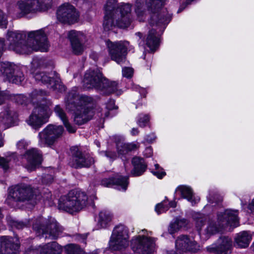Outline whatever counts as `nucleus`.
Returning a JSON list of instances; mask_svg holds the SVG:
<instances>
[{
	"label": "nucleus",
	"instance_id": "obj_1",
	"mask_svg": "<svg viewBox=\"0 0 254 254\" xmlns=\"http://www.w3.org/2000/svg\"><path fill=\"white\" fill-rule=\"evenodd\" d=\"M164 0H136L135 12L138 20L143 21L146 16L145 4L147 10L150 13L149 23L151 26L156 25L157 28L149 31L146 40V45L151 51H154L159 45L160 33L157 32L165 28L171 19V15L168 13L166 9L161 8Z\"/></svg>",
	"mask_w": 254,
	"mask_h": 254
},
{
	"label": "nucleus",
	"instance_id": "obj_2",
	"mask_svg": "<svg viewBox=\"0 0 254 254\" xmlns=\"http://www.w3.org/2000/svg\"><path fill=\"white\" fill-rule=\"evenodd\" d=\"M8 31L6 36V45L10 50L21 54H29L32 51L47 52L49 43L47 35L43 29L31 31Z\"/></svg>",
	"mask_w": 254,
	"mask_h": 254
},
{
	"label": "nucleus",
	"instance_id": "obj_3",
	"mask_svg": "<svg viewBox=\"0 0 254 254\" xmlns=\"http://www.w3.org/2000/svg\"><path fill=\"white\" fill-rule=\"evenodd\" d=\"M116 3V0H108L104 6L105 15L103 26L106 31L110 30L116 26L127 28L132 22L131 5L128 3Z\"/></svg>",
	"mask_w": 254,
	"mask_h": 254
},
{
	"label": "nucleus",
	"instance_id": "obj_4",
	"mask_svg": "<svg viewBox=\"0 0 254 254\" xmlns=\"http://www.w3.org/2000/svg\"><path fill=\"white\" fill-rule=\"evenodd\" d=\"M237 210L226 209L224 212H218L216 216L209 218L204 229L207 236L215 235L221 232L227 226L233 227L239 226Z\"/></svg>",
	"mask_w": 254,
	"mask_h": 254
},
{
	"label": "nucleus",
	"instance_id": "obj_5",
	"mask_svg": "<svg viewBox=\"0 0 254 254\" xmlns=\"http://www.w3.org/2000/svg\"><path fill=\"white\" fill-rule=\"evenodd\" d=\"M92 102V98L83 95L78 98L76 103H72L71 100H68L66 108L73 112L74 121L76 124L81 125L92 119L94 112L90 104Z\"/></svg>",
	"mask_w": 254,
	"mask_h": 254
},
{
	"label": "nucleus",
	"instance_id": "obj_6",
	"mask_svg": "<svg viewBox=\"0 0 254 254\" xmlns=\"http://www.w3.org/2000/svg\"><path fill=\"white\" fill-rule=\"evenodd\" d=\"M129 231L126 226H116L109 241V248L116 254H132L129 247Z\"/></svg>",
	"mask_w": 254,
	"mask_h": 254
},
{
	"label": "nucleus",
	"instance_id": "obj_7",
	"mask_svg": "<svg viewBox=\"0 0 254 254\" xmlns=\"http://www.w3.org/2000/svg\"><path fill=\"white\" fill-rule=\"evenodd\" d=\"M34 230L38 236H42L46 239H56L62 234L63 228L54 218L48 219L38 217L33 224Z\"/></svg>",
	"mask_w": 254,
	"mask_h": 254
},
{
	"label": "nucleus",
	"instance_id": "obj_8",
	"mask_svg": "<svg viewBox=\"0 0 254 254\" xmlns=\"http://www.w3.org/2000/svg\"><path fill=\"white\" fill-rule=\"evenodd\" d=\"M87 196L85 192L79 190H72L59 200V208L70 213L78 212L87 204Z\"/></svg>",
	"mask_w": 254,
	"mask_h": 254
},
{
	"label": "nucleus",
	"instance_id": "obj_9",
	"mask_svg": "<svg viewBox=\"0 0 254 254\" xmlns=\"http://www.w3.org/2000/svg\"><path fill=\"white\" fill-rule=\"evenodd\" d=\"M51 105V102H49L47 105L41 103L36 106L26 121L27 124L35 129L40 128L44 124L48 122L52 113L50 108Z\"/></svg>",
	"mask_w": 254,
	"mask_h": 254
},
{
	"label": "nucleus",
	"instance_id": "obj_10",
	"mask_svg": "<svg viewBox=\"0 0 254 254\" xmlns=\"http://www.w3.org/2000/svg\"><path fill=\"white\" fill-rule=\"evenodd\" d=\"M34 196L32 188L28 185H21L11 188L5 202L13 207L17 202H25L31 200Z\"/></svg>",
	"mask_w": 254,
	"mask_h": 254
},
{
	"label": "nucleus",
	"instance_id": "obj_11",
	"mask_svg": "<svg viewBox=\"0 0 254 254\" xmlns=\"http://www.w3.org/2000/svg\"><path fill=\"white\" fill-rule=\"evenodd\" d=\"M64 129L62 126L50 124L38 134V145L40 147H51L61 137Z\"/></svg>",
	"mask_w": 254,
	"mask_h": 254
},
{
	"label": "nucleus",
	"instance_id": "obj_12",
	"mask_svg": "<svg viewBox=\"0 0 254 254\" xmlns=\"http://www.w3.org/2000/svg\"><path fill=\"white\" fill-rule=\"evenodd\" d=\"M155 242V239L149 237L148 233L146 236L138 235L131 240V251L137 254H150L154 251Z\"/></svg>",
	"mask_w": 254,
	"mask_h": 254
},
{
	"label": "nucleus",
	"instance_id": "obj_13",
	"mask_svg": "<svg viewBox=\"0 0 254 254\" xmlns=\"http://www.w3.org/2000/svg\"><path fill=\"white\" fill-rule=\"evenodd\" d=\"M109 55L111 59L118 64H122L126 60L127 50L129 48V44L127 41H118L112 42H106Z\"/></svg>",
	"mask_w": 254,
	"mask_h": 254
},
{
	"label": "nucleus",
	"instance_id": "obj_14",
	"mask_svg": "<svg viewBox=\"0 0 254 254\" xmlns=\"http://www.w3.org/2000/svg\"><path fill=\"white\" fill-rule=\"evenodd\" d=\"M33 76L38 82L47 84L48 86L51 85L54 90L59 92L65 91L64 86L62 83L59 75L55 72L51 73L49 75L44 72H38Z\"/></svg>",
	"mask_w": 254,
	"mask_h": 254
},
{
	"label": "nucleus",
	"instance_id": "obj_15",
	"mask_svg": "<svg viewBox=\"0 0 254 254\" xmlns=\"http://www.w3.org/2000/svg\"><path fill=\"white\" fill-rule=\"evenodd\" d=\"M72 158L69 162L70 165L75 169L88 168L94 163L92 157L88 154H83L76 146L71 148Z\"/></svg>",
	"mask_w": 254,
	"mask_h": 254
},
{
	"label": "nucleus",
	"instance_id": "obj_16",
	"mask_svg": "<svg viewBox=\"0 0 254 254\" xmlns=\"http://www.w3.org/2000/svg\"><path fill=\"white\" fill-rule=\"evenodd\" d=\"M18 121L17 113L10 108H7L0 113V147L3 145L1 130L17 125Z\"/></svg>",
	"mask_w": 254,
	"mask_h": 254
},
{
	"label": "nucleus",
	"instance_id": "obj_17",
	"mask_svg": "<svg viewBox=\"0 0 254 254\" xmlns=\"http://www.w3.org/2000/svg\"><path fill=\"white\" fill-rule=\"evenodd\" d=\"M57 16L58 20L62 23L73 24L77 22L79 14L73 6L67 3L58 8Z\"/></svg>",
	"mask_w": 254,
	"mask_h": 254
},
{
	"label": "nucleus",
	"instance_id": "obj_18",
	"mask_svg": "<svg viewBox=\"0 0 254 254\" xmlns=\"http://www.w3.org/2000/svg\"><path fill=\"white\" fill-rule=\"evenodd\" d=\"M105 77L103 76L100 69L94 67L88 70L85 75L83 83L85 87L88 89L95 88L97 90L102 87Z\"/></svg>",
	"mask_w": 254,
	"mask_h": 254
},
{
	"label": "nucleus",
	"instance_id": "obj_19",
	"mask_svg": "<svg viewBox=\"0 0 254 254\" xmlns=\"http://www.w3.org/2000/svg\"><path fill=\"white\" fill-rule=\"evenodd\" d=\"M15 65L8 62L0 64V72L4 80L16 84H20L24 80L23 73L20 71H17L14 75Z\"/></svg>",
	"mask_w": 254,
	"mask_h": 254
},
{
	"label": "nucleus",
	"instance_id": "obj_20",
	"mask_svg": "<svg viewBox=\"0 0 254 254\" xmlns=\"http://www.w3.org/2000/svg\"><path fill=\"white\" fill-rule=\"evenodd\" d=\"M177 252L180 253L186 252H195L199 249V246L193 238L186 235H181L177 238L175 243Z\"/></svg>",
	"mask_w": 254,
	"mask_h": 254
},
{
	"label": "nucleus",
	"instance_id": "obj_21",
	"mask_svg": "<svg viewBox=\"0 0 254 254\" xmlns=\"http://www.w3.org/2000/svg\"><path fill=\"white\" fill-rule=\"evenodd\" d=\"M23 159L26 161L24 164L25 168L31 172L41 164L42 160V154L37 148H33L25 152L23 155Z\"/></svg>",
	"mask_w": 254,
	"mask_h": 254
},
{
	"label": "nucleus",
	"instance_id": "obj_22",
	"mask_svg": "<svg viewBox=\"0 0 254 254\" xmlns=\"http://www.w3.org/2000/svg\"><path fill=\"white\" fill-rule=\"evenodd\" d=\"M0 254H19V243L17 238L8 236L0 238Z\"/></svg>",
	"mask_w": 254,
	"mask_h": 254
},
{
	"label": "nucleus",
	"instance_id": "obj_23",
	"mask_svg": "<svg viewBox=\"0 0 254 254\" xmlns=\"http://www.w3.org/2000/svg\"><path fill=\"white\" fill-rule=\"evenodd\" d=\"M68 36L73 52L76 55L81 54L85 49L83 43L86 41L85 35L80 31L71 30L68 32Z\"/></svg>",
	"mask_w": 254,
	"mask_h": 254
},
{
	"label": "nucleus",
	"instance_id": "obj_24",
	"mask_svg": "<svg viewBox=\"0 0 254 254\" xmlns=\"http://www.w3.org/2000/svg\"><path fill=\"white\" fill-rule=\"evenodd\" d=\"M38 0H20L17 5L20 10L19 17L33 15L38 12Z\"/></svg>",
	"mask_w": 254,
	"mask_h": 254
},
{
	"label": "nucleus",
	"instance_id": "obj_25",
	"mask_svg": "<svg viewBox=\"0 0 254 254\" xmlns=\"http://www.w3.org/2000/svg\"><path fill=\"white\" fill-rule=\"evenodd\" d=\"M101 184L104 187H114L120 190L125 191L128 184V178L116 176L113 178L105 179L102 181Z\"/></svg>",
	"mask_w": 254,
	"mask_h": 254
},
{
	"label": "nucleus",
	"instance_id": "obj_26",
	"mask_svg": "<svg viewBox=\"0 0 254 254\" xmlns=\"http://www.w3.org/2000/svg\"><path fill=\"white\" fill-rule=\"evenodd\" d=\"M232 246V241L227 237H220L215 244L207 248L210 252H216L218 254H226Z\"/></svg>",
	"mask_w": 254,
	"mask_h": 254
},
{
	"label": "nucleus",
	"instance_id": "obj_27",
	"mask_svg": "<svg viewBox=\"0 0 254 254\" xmlns=\"http://www.w3.org/2000/svg\"><path fill=\"white\" fill-rule=\"evenodd\" d=\"M254 233L250 231H242L235 237V244L240 248H246L249 246Z\"/></svg>",
	"mask_w": 254,
	"mask_h": 254
},
{
	"label": "nucleus",
	"instance_id": "obj_28",
	"mask_svg": "<svg viewBox=\"0 0 254 254\" xmlns=\"http://www.w3.org/2000/svg\"><path fill=\"white\" fill-rule=\"evenodd\" d=\"M133 169L131 171V174L133 177L141 176L145 171L147 165L144 159L139 157H134L132 159Z\"/></svg>",
	"mask_w": 254,
	"mask_h": 254
},
{
	"label": "nucleus",
	"instance_id": "obj_29",
	"mask_svg": "<svg viewBox=\"0 0 254 254\" xmlns=\"http://www.w3.org/2000/svg\"><path fill=\"white\" fill-rule=\"evenodd\" d=\"M104 83H102V87L99 90L102 91L105 94L115 93L117 95L121 94L122 91L118 89V84L116 81H109L105 78Z\"/></svg>",
	"mask_w": 254,
	"mask_h": 254
},
{
	"label": "nucleus",
	"instance_id": "obj_30",
	"mask_svg": "<svg viewBox=\"0 0 254 254\" xmlns=\"http://www.w3.org/2000/svg\"><path fill=\"white\" fill-rule=\"evenodd\" d=\"M38 251L40 254H61L62 249L57 242H53L43 246H39Z\"/></svg>",
	"mask_w": 254,
	"mask_h": 254
},
{
	"label": "nucleus",
	"instance_id": "obj_31",
	"mask_svg": "<svg viewBox=\"0 0 254 254\" xmlns=\"http://www.w3.org/2000/svg\"><path fill=\"white\" fill-rule=\"evenodd\" d=\"M177 190L180 191L182 197L187 199L192 205H194L199 201V197L194 195L191 189L189 187L180 186L177 188Z\"/></svg>",
	"mask_w": 254,
	"mask_h": 254
},
{
	"label": "nucleus",
	"instance_id": "obj_32",
	"mask_svg": "<svg viewBox=\"0 0 254 254\" xmlns=\"http://www.w3.org/2000/svg\"><path fill=\"white\" fill-rule=\"evenodd\" d=\"M47 93L43 90H35L33 91L29 95V101L33 104H37L36 106L40 105L41 103L47 105L50 101H46L45 96Z\"/></svg>",
	"mask_w": 254,
	"mask_h": 254
},
{
	"label": "nucleus",
	"instance_id": "obj_33",
	"mask_svg": "<svg viewBox=\"0 0 254 254\" xmlns=\"http://www.w3.org/2000/svg\"><path fill=\"white\" fill-rule=\"evenodd\" d=\"M55 112L56 115L61 119L67 130L69 133H74L76 131V128L75 127L71 126L68 122L66 115L62 108L59 105L55 107Z\"/></svg>",
	"mask_w": 254,
	"mask_h": 254
},
{
	"label": "nucleus",
	"instance_id": "obj_34",
	"mask_svg": "<svg viewBox=\"0 0 254 254\" xmlns=\"http://www.w3.org/2000/svg\"><path fill=\"white\" fill-rule=\"evenodd\" d=\"M112 214L108 210L101 211L99 214L98 225L99 228H105L112 219Z\"/></svg>",
	"mask_w": 254,
	"mask_h": 254
},
{
	"label": "nucleus",
	"instance_id": "obj_35",
	"mask_svg": "<svg viewBox=\"0 0 254 254\" xmlns=\"http://www.w3.org/2000/svg\"><path fill=\"white\" fill-rule=\"evenodd\" d=\"M187 222L185 219L176 218L172 221L168 227V231L170 234H173L182 228L185 227Z\"/></svg>",
	"mask_w": 254,
	"mask_h": 254
},
{
	"label": "nucleus",
	"instance_id": "obj_36",
	"mask_svg": "<svg viewBox=\"0 0 254 254\" xmlns=\"http://www.w3.org/2000/svg\"><path fill=\"white\" fill-rule=\"evenodd\" d=\"M176 205L177 204L175 201H172L168 202V200L165 199L161 203L156 205L155 211L158 214H160L167 211L170 207H175Z\"/></svg>",
	"mask_w": 254,
	"mask_h": 254
},
{
	"label": "nucleus",
	"instance_id": "obj_37",
	"mask_svg": "<svg viewBox=\"0 0 254 254\" xmlns=\"http://www.w3.org/2000/svg\"><path fill=\"white\" fill-rule=\"evenodd\" d=\"M14 160V154L7 156L5 158L0 156V168L4 171H6L9 168L11 163Z\"/></svg>",
	"mask_w": 254,
	"mask_h": 254
},
{
	"label": "nucleus",
	"instance_id": "obj_38",
	"mask_svg": "<svg viewBox=\"0 0 254 254\" xmlns=\"http://www.w3.org/2000/svg\"><path fill=\"white\" fill-rule=\"evenodd\" d=\"M38 12L47 10L51 7L52 0H38Z\"/></svg>",
	"mask_w": 254,
	"mask_h": 254
},
{
	"label": "nucleus",
	"instance_id": "obj_39",
	"mask_svg": "<svg viewBox=\"0 0 254 254\" xmlns=\"http://www.w3.org/2000/svg\"><path fill=\"white\" fill-rule=\"evenodd\" d=\"M150 117L148 115L140 114L137 118L136 122L139 127H144L147 126Z\"/></svg>",
	"mask_w": 254,
	"mask_h": 254
},
{
	"label": "nucleus",
	"instance_id": "obj_40",
	"mask_svg": "<svg viewBox=\"0 0 254 254\" xmlns=\"http://www.w3.org/2000/svg\"><path fill=\"white\" fill-rule=\"evenodd\" d=\"M66 249L67 254H84L83 250L77 245L69 244Z\"/></svg>",
	"mask_w": 254,
	"mask_h": 254
},
{
	"label": "nucleus",
	"instance_id": "obj_41",
	"mask_svg": "<svg viewBox=\"0 0 254 254\" xmlns=\"http://www.w3.org/2000/svg\"><path fill=\"white\" fill-rule=\"evenodd\" d=\"M155 169L151 171V173L158 179H162L166 175V172L159 164H156L154 165Z\"/></svg>",
	"mask_w": 254,
	"mask_h": 254
},
{
	"label": "nucleus",
	"instance_id": "obj_42",
	"mask_svg": "<svg viewBox=\"0 0 254 254\" xmlns=\"http://www.w3.org/2000/svg\"><path fill=\"white\" fill-rule=\"evenodd\" d=\"M196 220V227L198 231L201 229L202 226H203L205 218L203 215L200 214H197V217H195Z\"/></svg>",
	"mask_w": 254,
	"mask_h": 254
},
{
	"label": "nucleus",
	"instance_id": "obj_43",
	"mask_svg": "<svg viewBox=\"0 0 254 254\" xmlns=\"http://www.w3.org/2000/svg\"><path fill=\"white\" fill-rule=\"evenodd\" d=\"M28 221L22 222L13 220L12 222L11 225L12 227H15L18 229H21L28 225Z\"/></svg>",
	"mask_w": 254,
	"mask_h": 254
},
{
	"label": "nucleus",
	"instance_id": "obj_44",
	"mask_svg": "<svg viewBox=\"0 0 254 254\" xmlns=\"http://www.w3.org/2000/svg\"><path fill=\"white\" fill-rule=\"evenodd\" d=\"M119 146L124 147L125 148V150H128V152L138 148L139 147V144L134 142H131L127 143V144H121L119 145Z\"/></svg>",
	"mask_w": 254,
	"mask_h": 254
},
{
	"label": "nucleus",
	"instance_id": "obj_45",
	"mask_svg": "<svg viewBox=\"0 0 254 254\" xmlns=\"http://www.w3.org/2000/svg\"><path fill=\"white\" fill-rule=\"evenodd\" d=\"M16 102L21 105H26L29 102H30L29 101V98H28L26 96L24 95H19L16 97Z\"/></svg>",
	"mask_w": 254,
	"mask_h": 254
},
{
	"label": "nucleus",
	"instance_id": "obj_46",
	"mask_svg": "<svg viewBox=\"0 0 254 254\" xmlns=\"http://www.w3.org/2000/svg\"><path fill=\"white\" fill-rule=\"evenodd\" d=\"M133 73V69L131 67H124L122 69V74L124 77L131 78Z\"/></svg>",
	"mask_w": 254,
	"mask_h": 254
},
{
	"label": "nucleus",
	"instance_id": "obj_47",
	"mask_svg": "<svg viewBox=\"0 0 254 254\" xmlns=\"http://www.w3.org/2000/svg\"><path fill=\"white\" fill-rule=\"evenodd\" d=\"M121 144H127L126 143H125L122 140H119L116 143L117 148L119 155H124L128 152V150H126L125 148L124 147L119 146V145Z\"/></svg>",
	"mask_w": 254,
	"mask_h": 254
},
{
	"label": "nucleus",
	"instance_id": "obj_48",
	"mask_svg": "<svg viewBox=\"0 0 254 254\" xmlns=\"http://www.w3.org/2000/svg\"><path fill=\"white\" fill-rule=\"evenodd\" d=\"M7 24V18L3 12L0 10V28H6Z\"/></svg>",
	"mask_w": 254,
	"mask_h": 254
},
{
	"label": "nucleus",
	"instance_id": "obj_49",
	"mask_svg": "<svg viewBox=\"0 0 254 254\" xmlns=\"http://www.w3.org/2000/svg\"><path fill=\"white\" fill-rule=\"evenodd\" d=\"M101 154L102 155H105L107 158H108L111 160H114L117 158V154L115 152L108 151H103L101 152Z\"/></svg>",
	"mask_w": 254,
	"mask_h": 254
},
{
	"label": "nucleus",
	"instance_id": "obj_50",
	"mask_svg": "<svg viewBox=\"0 0 254 254\" xmlns=\"http://www.w3.org/2000/svg\"><path fill=\"white\" fill-rule=\"evenodd\" d=\"M29 145V142L25 140H21L19 141L16 144L17 149L22 150L26 148Z\"/></svg>",
	"mask_w": 254,
	"mask_h": 254
},
{
	"label": "nucleus",
	"instance_id": "obj_51",
	"mask_svg": "<svg viewBox=\"0 0 254 254\" xmlns=\"http://www.w3.org/2000/svg\"><path fill=\"white\" fill-rule=\"evenodd\" d=\"M132 89L133 90L138 91L140 94L141 95V96H142L143 97L145 96V95L147 93L145 89L141 88L137 85H133Z\"/></svg>",
	"mask_w": 254,
	"mask_h": 254
},
{
	"label": "nucleus",
	"instance_id": "obj_52",
	"mask_svg": "<svg viewBox=\"0 0 254 254\" xmlns=\"http://www.w3.org/2000/svg\"><path fill=\"white\" fill-rule=\"evenodd\" d=\"M156 136H155L154 133H150L149 134L146 135L144 137V141L147 142L148 143H152L156 139Z\"/></svg>",
	"mask_w": 254,
	"mask_h": 254
},
{
	"label": "nucleus",
	"instance_id": "obj_53",
	"mask_svg": "<svg viewBox=\"0 0 254 254\" xmlns=\"http://www.w3.org/2000/svg\"><path fill=\"white\" fill-rule=\"evenodd\" d=\"M53 176L52 175H46L42 179V182L44 184H49L52 182Z\"/></svg>",
	"mask_w": 254,
	"mask_h": 254
},
{
	"label": "nucleus",
	"instance_id": "obj_54",
	"mask_svg": "<svg viewBox=\"0 0 254 254\" xmlns=\"http://www.w3.org/2000/svg\"><path fill=\"white\" fill-rule=\"evenodd\" d=\"M106 107L108 110L114 109L115 107V101L112 99L109 100L107 103Z\"/></svg>",
	"mask_w": 254,
	"mask_h": 254
},
{
	"label": "nucleus",
	"instance_id": "obj_55",
	"mask_svg": "<svg viewBox=\"0 0 254 254\" xmlns=\"http://www.w3.org/2000/svg\"><path fill=\"white\" fill-rule=\"evenodd\" d=\"M153 154L152 148L151 147H146L143 152V154L146 157H149Z\"/></svg>",
	"mask_w": 254,
	"mask_h": 254
},
{
	"label": "nucleus",
	"instance_id": "obj_56",
	"mask_svg": "<svg viewBox=\"0 0 254 254\" xmlns=\"http://www.w3.org/2000/svg\"><path fill=\"white\" fill-rule=\"evenodd\" d=\"M135 35L139 37V39L140 40V41L139 42L138 45L139 46H144V42L141 40L142 37V34L140 32H137L135 33Z\"/></svg>",
	"mask_w": 254,
	"mask_h": 254
},
{
	"label": "nucleus",
	"instance_id": "obj_57",
	"mask_svg": "<svg viewBox=\"0 0 254 254\" xmlns=\"http://www.w3.org/2000/svg\"><path fill=\"white\" fill-rule=\"evenodd\" d=\"M8 98V96L4 94V93L0 91V105H1L3 101Z\"/></svg>",
	"mask_w": 254,
	"mask_h": 254
},
{
	"label": "nucleus",
	"instance_id": "obj_58",
	"mask_svg": "<svg viewBox=\"0 0 254 254\" xmlns=\"http://www.w3.org/2000/svg\"><path fill=\"white\" fill-rule=\"evenodd\" d=\"M248 208L252 213H254V198L252 200V202L249 204Z\"/></svg>",
	"mask_w": 254,
	"mask_h": 254
},
{
	"label": "nucleus",
	"instance_id": "obj_59",
	"mask_svg": "<svg viewBox=\"0 0 254 254\" xmlns=\"http://www.w3.org/2000/svg\"><path fill=\"white\" fill-rule=\"evenodd\" d=\"M139 130L136 128H133L131 129V133L132 135H136L138 134Z\"/></svg>",
	"mask_w": 254,
	"mask_h": 254
},
{
	"label": "nucleus",
	"instance_id": "obj_60",
	"mask_svg": "<svg viewBox=\"0 0 254 254\" xmlns=\"http://www.w3.org/2000/svg\"><path fill=\"white\" fill-rule=\"evenodd\" d=\"M94 143L98 147H99L100 146V142L99 141L95 140L94 141Z\"/></svg>",
	"mask_w": 254,
	"mask_h": 254
},
{
	"label": "nucleus",
	"instance_id": "obj_61",
	"mask_svg": "<svg viewBox=\"0 0 254 254\" xmlns=\"http://www.w3.org/2000/svg\"><path fill=\"white\" fill-rule=\"evenodd\" d=\"M207 199H208V201H209L210 203H212L213 202V200H212V199H211V198L210 197V196H209V197H207Z\"/></svg>",
	"mask_w": 254,
	"mask_h": 254
},
{
	"label": "nucleus",
	"instance_id": "obj_62",
	"mask_svg": "<svg viewBox=\"0 0 254 254\" xmlns=\"http://www.w3.org/2000/svg\"><path fill=\"white\" fill-rule=\"evenodd\" d=\"M194 0H187L186 3L187 4H190L191 2L193 1Z\"/></svg>",
	"mask_w": 254,
	"mask_h": 254
},
{
	"label": "nucleus",
	"instance_id": "obj_63",
	"mask_svg": "<svg viewBox=\"0 0 254 254\" xmlns=\"http://www.w3.org/2000/svg\"><path fill=\"white\" fill-rule=\"evenodd\" d=\"M37 63V60H33V61L32 63V64L34 66Z\"/></svg>",
	"mask_w": 254,
	"mask_h": 254
},
{
	"label": "nucleus",
	"instance_id": "obj_64",
	"mask_svg": "<svg viewBox=\"0 0 254 254\" xmlns=\"http://www.w3.org/2000/svg\"><path fill=\"white\" fill-rule=\"evenodd\" d=\"M88 254H98V252L97 251H95L91 253H89Z\"/></svg>",
	"mask_w": 254,
	"mask_h": 254
}]
</instances>
